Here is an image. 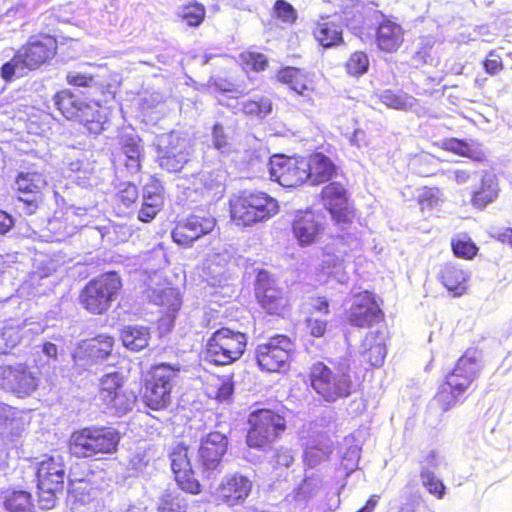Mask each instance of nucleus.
Segmentation results:
<instances>
[{
	"label": "nucleus",
	"mask_w": 512,
	"mask_h": 512,
	"mask_svg": "<svg viewBox=\"0 0 512 512\" xmlns=\"http://www.w3.org/2000/svg\"><path fill=\"white\" fill-rule=\"evenodd\" d=\"M278 211L277 200L264 192L242 191L229 200L231 222L241 228L266 221Z\"/></svg>",
	"instance_id": "1"
},
{
	"label": "nucleus",
	"mask_w": 512,
	"mask_h": 512,
	"mask_svg": "<svg viewBox=\"0 0 512 512\" xmlns=\"http://www.w3.org/2000/svg\"><path fill=\"white\" fill-rule=\"evenodd\" d=\"M100 489L88 479H71L68 501L74 512H99L103 508Z\"/></svg>",
	"instance_id": "18"
},
{
	"label": "nucleus",
	"mask_w": 512,
	"mask_h": 512,
	"mask_svg": "<svg viewBox=\"0 0 512 512\" xmlns=\"http://www.w3.org/2000/svg\"><path fill=\"white\" fill-rule=\"evenodd\" d=\"M14 224V220L11 215L5 211L0 210V234L7 233Z\"/></svg>",
	"instance_id": "60"
},
{
	"label": "nucleus",
	"mask_w": 512,
	"mask_h": 512,
	"mask_svg": "<svg viewBox=\"0 0 512 512\" xmlns=\"http://www.w3.org/2000/svg\"><path fill=\"white\" fill-rule=\"evenodd\" d=\"M164 205V186L156 177H151L144 186L142 204L138 210V219L143 223L151 222Z\"/></svg>",
	"instance_id": "23"
},
{
	"label": "nucleus",
	"mask_w": 512,
	"mask_h": 512,
	"mask_svg": "<svg viewBox=\"0 0 512 512\" xmlns=\"http://www.w3.org/2000/svg\"><path fill=\"white\" fill-rule=\"evenodd\" d=\"M361 347L360 362L366 368H378L384 364L387 348L386 336L382 331L367 333Z\"/></svg>",
	"instance_id": "24"
},
{
	"label": "nucleus",
	"mask_w": 512,
	"mask_h": 512,
	"mask_svg": "<svg viewBox=\"0 0 512 512\" xmlns=\"http://www.w3.org/2000/svg\"><path fill=\"white\" fill-rule=\"evenodd\" d=\"M55 105L68 119H75L85 102L78 99L68 90L57 93L54 97Z\"/></svg>",
	"instance_id": "38"
},
{
	"label": "nucleus",
	"mask_w": 512,
	"mask_h": 512,
	"mask_svg": "<svg viewBox=\"0 0 512 512\" xmlns=\"http://www.w3.org/2000/svg\"><path fill=\"white\" fill-rule=\"evenodd\" d=\"M447 149L458 154L462 157L472 158L473 160H479L473 153V150L464 142L459 140H452L449 142Z\"/></svg>",
	"instance_id": "55"
},
{
	"label": "nucleus",
	"mask_w": 512,
	"mask_h": 512,
	"mask_svg": "<svg viewBox=\"0 0 512 512\" xmlns=\"http://www.w3.org/2000/svg\"><path fill=\"white\" fill-rule=\"evenodd\" d=\"M278 79L280 82L290 86L297 94L302 95L307 89L305 78L299 69L294 67H286L279 71Z\"/></svg>",
	"instance_id": "42"
},
{
	"label": "nucleus",
	"mask_w": 512,
	"mask_h": 512,
	"mask_svg": "<svg viewBox=\"0 0 512 512\" xmlns=\"http://www.w3.org/2000/svg\"><path fill=\"white\" fill-rule=\"evenodd\" d=\"M308 162H268L270 179L283 187H297L307 181Z\"/></svg>",
	"instance_id": "21"
},
{
	"label": "nucleus",
	"mask_w": 512,
	"mask_h": 512,
	"mask_svg": "<svg viewBox=\"0 0 512 512\" xmlns=\"http://www.w3.org/2000/svg\"><path fill=\"white\" fill-rule=\"evenodd\" d=\"M179 371L169 364L153 365L142 377L140 398L153 411L167 409L172 401L173 382Z\"/></svg>",
	"instance_id": "4"
},
{
	"label": "nucleus",
	"mask_w": 512,
	"mask_h": 512,
	"mask_svg": "<svg viewBox=\"0 0 512 512\" xmlns=\"http://www.w3.org/2000/svg\"><path fill=\"white\" fill-rule=\"evenodd\" d=\"M151 330L143 325H125L120 330V340L123 346L131 352H139L148 347Z\"/></svg>",
	"instance_id": "27"
},
{
	"label": "nucleus",
	"mask_w": 512,
	"mask_h": 512,
	"mask_svg": "<svg viewBox=\"0 0 512 512\" xmlns=\"http://www.w3.org/2000/svg\"><path fill=\"white\" fill-rule=\"evenodd\" d=\"M309 384L325 402L334 403L351 395L353 382L348 367H329L322 361L312 364L308 373Z\"/></svg>",
	"instance_id": "3"
},
{
	"label": "nucleus",
	"mask_w": 512,
	"mask_h": 512,
	"mask_svg": "<svg viewBox=\"0 0 512 512\" xmlns=\"http://www.w3.org/2000/svg\"><path fill=\"white\" fill-rule=\"evenodd\" d=\"M216 219L209 214H191L176 221L171 231L173 241L179 246L191 247L192 244L216 227Z\"/></svg>",
	"instance_id": "16"
},
{
	"label": "nucleus",
	"mask_w": 512,
	"mask_h": 512,
	"mask_svg": "<svg viewBox=\"0 0 512 512\" xmlns=\"http://www.w3.org/2000/svg\"><path fill=\"white\" fill-rule=\"evenodd\" d=\"M481 365L474 351L467 350L455 363L444 381L456 391L466 394L473 382L479 377Z\"/></svg>",
	"instance_id": "19"
},
{
	"label": "nucleus",
	"mask_w": 512,
	"mask_h": 512,
	"mask_svg": "<svg viewBox=\"0 0 512 512\" xmlns=\"http://www.w3.org/2000/svg\"><path fill=\"white\" fill-rule=\"evenodd\" d=\"M344 258H328L323 262V267L329 271V273L333 272V268L339 267L341 269L344 268Z\"/></svg>",
	"instance_id": "64"
},
{
	"label": "nucleus",
	"mask_w": 512,
	"mask_h": 512,
	"mask_svg": "<svg viewBox=\"0 0 512 512\" xmlns=\"http://www.w3.org/2000/svg\"><path fill=\"white\" fill-rule=\"evenodd\" d=\"M293 461L291 449L283 446L275 449L269 459V463L274 469L289 467Z\"/></svg>",
	"instance_id": "50"
},
{
	"label": "nucleus",
	"mask_w": 512,
	"mask_h": 512,
	"mask_svg": "<svg viewBox=\"0 0 512 512\" xmlns=\"http://www.w3.org/2000/svg\"><path fill=\"white\" fill-rule=\"evenodd\" d=\"M25 68L22 66L21 61H16V55L10 62H7L2 66L1 74L2 77L6 80L10 79L17 71L21 72Z\"/></svg>",
	"instance_id": "57"
},
{
	"label": "nucleus",
	"mask_w": 512,
	"mask_h": 512,
	"mask_svg": "<svg viewBox=\"0 0 512 512\" xmlns=\"http://www.w3.org/2000/svg\"><path fill=\"white\" fill-rule=\"evenodd\" d=\"M311 305L312 309L318 313L327 315L330 312L329 301L325 297L318 296L312 298Z\"/></svg>",
	"instance_id": "59"
},
{
	"label": "nucleus",
	"mask_w": 512,
	"mask_h": 512,
	"mask_svg": "<svg viewBox=\"0 0 512 512\" xmlns=\"http://www.w3.org/2000/svg\"><path fill=\"white\" fill-rule=\"evenodd\" d=\"M189 446L185 442L175 443L169 452V459L177 485L192 495L201 493V484L195 477L188 456Z\"/></svg>",
	"instance_id": "17"
},
{
	"label": "nucleus",
	"mask_w": 512,
	"mask_h": 512,
	"mask_svg": "<svg viewBox=\"0 0 512 512\" xmlns=\"http://www.w3.org/2000/svg\"><path fill=\"white\" fill-rule=\"evenodd\" d=\"M56 48V41L51 36L32 38L24 47L18 50L16 61H21L25 68L36 69L55 55Z\"/></svg>",
	"instance_id": "20"
},
{
	"label": "nucleus",
	"mask_w": 512,
	"mask_h": 512,
	"mask_svg": "<svg viewBox=\"0 0 512 512\" xmlns=\"http://www.w3.org/2000/svg\"><path fill=\"white\" fill-rule=\"evenodd\" d=\"M204 390L209 398L224 402L233 395L234 383L230 376L211 374L206 378Z\"/></svg>",
	"instance_id": "30"
},
{
	"label": "nucleus",
	"mask_w": 512,
	"mask_h": 512,
	"mask_svg": "<svg viewBox=\"0 0 512 512\" xmlns=\"http://www.w3.org/2000/svg\"><path fill=\"white\" fill-rule=\"evenodd\" d=\"M330 451L318 447L317 445L309 446L305 452L306 458L311 465H317L324 459L329 457Z\"/></svg>",
	"instance_id": "54"
},
{
	"label": "nucleus",
	"mask_w": 512,
	"mask_h": 512,
	"mask_svg": "<svg viewBox=\"0 0 512 512\" xmlns=\"http://www.w3.org/2000/svg\"><path fill=\"white\" fill-rule=\"evenodd\" d=\"M498 195L497 181L495 177H484L479 188L473 193L471 203L481 209L496 199Z\"/></svg>",
	"instance_id": "36"
},
{
	"label": "nucleus",
	"mask_w": 512,
	"mask_h": 512,
	"mask_svg": "<svg viewBox=\"0 0 512 512\" xmlns=\"http://www.w3.org/2000/svg\"><path fill=\"white\" fill-rule=\"evenodd\" d=\"M369 67V60L364 52L353 53L346 62V69L349 74L358 76L364 74Z\"/></svg>",
	"instance_id": "47"
},
{
	"label": "nucleus",
	"mask_w": 512,
	"mask_h": 512,
	"mask_svg": "<svg viewBox=\"0 0 512 512\" xmlns=\"http://www.w3.org/2000/svg\"><path fill=\"white\" fill-rule=\"evenodd\" d=\"M123 284L117 272L102 273L89 280L79 292L78 302L93 315L106 313L117 300Z\"/></svg>",
	"instance_id": "5"
},
{
	"label": "nucleus",
	"mask_w": 512,
	"mask_h": 512,
	"mask_svg": "<svg viewBox=\"0 0 512 512\" xmlns=\"http://www.w3.org/2000/svg\"><path fill=\"white\" fill-rule=\"evenodd\" d=\"M420 479L425 489L435 496L437 499H442L445 495L446 486L443 481L427 468H422L420 471Z\"/></svg>",
	"instance_id": "44"
},
{
	"label": "nucleus",
	"mask_w": 512,
	"mask_h": 512,
	"mask_svg": "<svg viewBox=\"0 0 512 512\" xmlns=\"http://www.w3.org/2000/svg\"><path fill=\"white\" fill-rule=\"evenodd\" d=\"M275 11L277 16L285 22H292L296 19L294 8L284 0L276 1Z\"/></svg>",
	"instance_id": "53"
},
{
	"label": "nucleus",
	"mask_w": 512,
	"mask_h": 512,
	"mask_svg": "<svg viewBox=\"0 0 512 512\" xmlns=\"http://www.w3.org/2000/svg\"><path fill=\"white\" fill-rule=\"evenodd\" d=\"M308 169H305L307 180L312 185H319L330 181L338 175V169L334 162H308Z\"/></svg>",
	"instance_id": "34"
},
{
	"label": "nucleus",
	"mask_w": 512,
	"mask_h": 512,
	"mask_svg": "<svg viewBox=\"0 0 512 512\" xmlns=\"http://www.w3.org/2000/svg\"><path fill=\"white\" fill-rule=\"evenodd\" d=\"M384 319L385 314L373 292L364 290L351 296L349 307L345 310V320L349 325L369 329Z\"/></svg>",
	"instance_id": "11"
},
{
	"label": "nucleus",
	"mask_w": 512,
	"mask_h": 512,
	"mask_svg": "<svg viewBox=\"0 0 512 512\" xmlns=\"http://www.w3.org/2000/svg\"><path fill=\"white\" fill-rule=\"evenodd\" d=\"M437 277L454 297H460L466 293L469 275L459 265L452 262L443 264Z\"/></svg>",
	"instance_id": "26"
},
{
	"label": "nucleus",
	"mask_w": 512,
	"mask_h": 512,
	"mask_svg": "<svg viewBox=\"0 0 512 512\" xmlns=\"http://www.w3.org/2000/svg\"><path fill=\"white\" fill-rule=\"evenodd\" d=\"M66 79L69 84L79 87H87L93 81V77L76 72H69Z\"/></svg>",
	"instance_id": "58"
},
{
	"label": "nucleus",
	"mask_w": 512,
	"mask_h": 512,
	"mask_svg": "<svg viewBox=\"0 0 512 512\" xmlns=\"http://www.w3.org/2000/svg\"><path fill=\"white\" fill-rule=\"evenodd\" d=\"M179 17L189 26H199L205 17V8L199 3L184 5L179 8Z\"/></svg>",
	"instance_id": "45"
},
{
	"label": "nucleus",
	"mask_w": 512,
	"mask_h": 512,
	"mask_svg": "<svg viewBox=\"0 0 512 512\" xmlns=\"http://www.w3.org/2000/svg\"><path fill=\"white\" fill-rule=\"evenodd\" d=\"M295 350L293 340L284 334H277L258 344L255 358L259 368L269 373L286 371Z\"/></svg>",
	"instance_id": "9"
},
{
	"label": "nucleus",
	"mask_w": 512,
	"mask_h": 512,
	"mask_svg": "<svg viewBox=\"0 0 512 512\" xmlns=\"http://www.w3.org/2000/svg\"><path fill=\"white\" fill-rule=\"evenodd\" d=\"M188 503L184 497L178 493L164 494L158 506L159 512H187Z\"/></svg>",
	"instance_id": "46"
},
{
	"label": "nucleus",
	"mask_w": 512,
	"mask_h": 512,
	"mask_svg": "<svg viewBox=\"0 0 512 512\" xmlns=\"http://www.w3.org/2000/svg\"><path fill=\"white\" fill-rule=\"evenodd\" d=\"M140 199L138 187L131 182L120 183L113 201L119 214H129L135 210Z\"/></svg>",
	"instance_id": "31"
},
{
	"label": "nucleus",
	"mask_w": 512,
	"mask_h": 512,
	"mask_svg": "<svg viewBox=\"0 0 512 512\" xmlns=\"http://www.w3.org/2000/svg\"><path fill=\"white\" fill-rule=\"evenodd\" d=\"M272 111V103L268 98H261L259 101L250 100L243 104V112L248 115L265 117Z\"/></svg>",
	"instance_id": "48"
},
{
	"label": "nucleus",
	"mask_w": 512,
	"mask_h": 512,
	"mask_svg": "<svg viewBox=\"0 0 512 512\" xmlns=\"http://www.w3.org/2000/svg\"><path fill=\"white\" fill-rule=\"evenodd\" d=\"M439 189L425 187L418 196V203L423 207H433L440 200Z\"/></svg>",
	"instance_id": "51"
},
{
	"label": "nucleus",
	"mask_w": 512,
	"mask_h": 512,
	"mask_svg": "<svg viewBox=\"0 0 512 512\" xmlns=\"http://www.w3.org/2000/svg\"><path fill=\"white\" fill-rule=\"evenodd\" d=\"M18 200L24 204L26 213H28V214H33L39 205V199H38L37 195H35L32 199H25L23 197H18Z\"/></svg>",
	"instance_id": "61"
},
{
	"label": "nucleus",
	"mask_w": 512,
	"mask_h": 512,
	"mask_svg": "<svg viewBox=\"0 0 512 512\" xmlns=\"http://www.w3.org/2000/svg\"><path fill=\"white\" fill-rule=\"evenodd\" d=\"M247 335L228 327L214 331L207 340L205 354L217 366L230 365L239 360L247 347Z\"/></svg>",
	"instance_id": "7"
},
{
	"label": "nucleus",
	"mask_w": 512,
	"mask_h": 512,
	"mask_svg": "<svg viewBox=\"0 0 512 512\" xmlns=\"http://www.w3.org/2000/svg\"><path fill=\"white\" fill-rule=\"evenodd\" d=\"M228 444L227 436L219 431H211L202 438L196 455V465L204 477L210 478L215 472L221 471Z\"/></svg>",
	"instance_id": "12"
},
{
	"label": "nucleus",
	"mask_w": 512,
	"mask_h": 512,
	"mask_svg": "<svg viewBox=\"0 0 512 512\" xmlns=\"http://www.w3.org/2000/svg\"><path fill=\"white\" fill-rule=\"evenodd\" d=\"M464 393L456 391L444 380L439 384L433 396L434 405L442 412H447L464 399Z\"/></svg>",
	"instance_id": "32"
},
{
	"label": "nucleus",
	"mask_w": 512,
	"mask_h": 512,
	"mask_svg": "<svg viewBox=\"0 0 512 512\" xmlns=\"http://www.w3.org/2000/svg\"><path fill=\"white\" fill-rule=\"evenodd\" d=\"M3 504L8 512H35L32 495L25 490L10 492L5 496Z\"/></svg>",
	"instance_id": "37"
},
{
	"label": "nucleus",
	"mask_w": 512,
	"mask_h": 512,
	"mask_svg": "<svg viewBox=\"0 0 512 512\" xmlns=\"http://www.w3.org/2000/svg\"><path fill=\"white\" fill-rule=\"evenodd\" d=\"M120 433L111 427L87 426L74 430L68 442L72 456L79 459L95 458L117 452Z\"/></svg>",
	"instance_id": "2"
},
{
	"label": "nucleus",
	"mask_w": 512,
	"mask_h": 512,
	"mask_svg": "<svg viewBox=\"0 0 512 512\" xmlns=\"http://www.w3.org/2000/svg\"><path fill=\"white\" fill-rule=\"evenodd\" d=\"M496 239L502 244L509 245L512 248V228L506 227L500 230Z\"/></svg>",
	"instance_id": "63"
},
{
	"label": "nucleus",
	"mask_w": 512,
	"mask_h": 512,
	"mask_svg": "<svg viewBox=\"0 0 512 512\" xmlns=\"http://www.w3.org/2000/svg\"><path fill=\"white\" fill-rule=\"evenodd\" d=\"M328 322L326 320L307 318L306 327L309 334L313 337H323L327 331Z\"/></svg>",
	"instance_id": "52"
},
{
	"label": "nucleus",
	"mask_w": 512,
	"mask_h": 512,
	"mask_svg": "<svg viewBox=\"0 0 512 512\" xmlns=\"http://www.w3.org/2000/svg\"><path fill=\"white\" fill-rule=\"evenodd\" d=\"M213 138H214V143H215L216 148L220 149L225 145V137H224V131H223L222 126H220L218 124L214 126Z\"/></svg>",
	"instance_id": "62"
},
{
	"label": "nucleus",
	"mask_w": 512,
	"mask_h": 512,
	"mask_svg": "<svg viewBox=\"0 0 512 512\" xmlns=\"http://www.w3.org/2000/svg\"><path fill=\"white\" fill-rule=\"evenodd\" d=\"M15 182L19 192L34 195H39L47 185L45 175L38 171H22L17 175Z\"/></svg>",
	"instance_id": "33"
},
{
	"label": "nucleus",
	"mask_w": 512,
	"mask_h": 512,
	"mask_svg": "<svg viewBox=\"0 0 512 512\" xmlns=\"http://www.w3.org/2000/svg\"><path fill=\"white\" fill-rule=\"evenodd\" d=\"M252 490L253 481L249 477L235 472L222 478L212 496L216 505L233 508L244 505Z\"/></svg>",
	"instance_id": "14"
},
{
	"label": "nucleus",
	"mask_w": 512,
	"mask_h": 512,
	"mask_svg": "<svg viewBox=\"0 0 512 512\" xmlns=\"http://www.w3.org/2000/svg\"><path fill=\"white\" fill-rule=\"evenodd\" d=\"M39 502L44 509L54 507L57 494L64 490L65 468L61 457L46 456L38 463Z\"/></svg>",
	"instance_id": "10"
},
{
	"label": "nucleus",
	"mask_w": 512,
	"mask_h": 512,
	"mask_svg": "<svg viewBox=\"0 0 512 512\" xmlns=\"http://www.w3.org/2000/svg\"><path fill=\"white\" fill-rule=\"evenodd\" d=\"M125 380L119 372H110L99 380L97 400L106 408L125 413L131 408V397L126 391Z\"/></svg>",
	"instance_id": "15"
},
{
	"label": "nucleus",
	"mask_w": 512,
	"mask_h": 512,
	"mask_svg": "<svg viewBox=\"0 0 512 512\" xmlns=\"http://www.w3.org/2000/svg\"><path fill=\"white\" fill-rule=\"evenodd\" d=\"M313 33L316 40L325 48L337 45L342 41L341 27L331 21L317 23Z\"/></svg>",
	"instance_id": "35"
},
{
	"label": "nucleus",
	"mask_w": 512,
	"mask_h": 512,
	"mask_svg": "<svg viewBox=\"0 0 512 512\" xmlns=\"http://www.w3.org/2000/svg\"><path fill=\"white\" fill-rule=\"evenodd\" d=\"M320 201L335 224L347 227L355 218V209L349 201L347 189L339 182H330L320 192Z\"/></svg>",
	"instance_id": "13"
},
{
	"label": "nucleus",
	"mask_w": 512,
	"mask_h": 512,
	"mask_svg": "<svg viewBox=\"0 0 512 512\" xmlns=\"http://www.w3.org/2000/svg\"><path fill=\"white\" fill-rule=\"evenodd\" d=\"M320 215L306 210L296 214L292 222V231L300 245H310L317 239L322 230Z\"/></svg>",
	"instance_id": "25"
},
{
	"label": "nucleus",
	"mask_w": 512,
	"mask_h": 512,
	"mask_svg": "<svg viewBox=\"0 0 512 512\" xmlns=\"http://www.w3.org/2000/svg\"><path fill=\"white\" fill-rule=\"evenodd\" d=\"M451 249L457 258L464 260L474 259L479 252L478 246L467 234L453 237L451 239Z\"/></svg>",
	"instance_id": "40"
},
{
	"label": "nucleus",
	"mask_w": 512,
	"mask_h": 512,
	"mask_svg": "<svg viewBox=\"0 0 512 512\" xmlns=\"http://www.w3.org/2000/svg\"><path fill=\"white\" fill-rule=\"evenodd\" d=\"M403 43V30L392 21H384L377 30L378 47L385 52H395Z\"/></svg>",
	"instance_id": "29"
},
{
	"label": "nucleus",
	"mask_w": 512,
	"mask_h": 512,
	"mask_svg": "<svg viewBox=\"0 0 512 512\" xmlns=\"http://www.w3.org/2000/svg\"><path fill=\"white\" fill-rule=\"evenodd\" d=\"M75 119L83 123L90 133L99 134L103 130V122L98 109L87 103L82 105L79 115Z\"/></svg>",
	"instance_id": "41"
},
{
	"label": "nucleus",
	"mask_w": 512,
	"mask_h": 512,
	"mask_svg": "<svg viewBox=\"0 0 512 512\" xmlns=\"http://www.w3.org/2000/svg\"><path fill=\"white\" fill-rule=\"evenodd\" d=\"M484 68L487 73L494 75L503 69V64L499 56L490 52L489 58L484 62Z\"/></svg>",
	"instance_id": "56"
},
{
	"label": "nucleus",
	"mask_w": 512,
	"mask_h": 512,
	"mask_svg": "<svg viewBox=\"0 0 512 512\" xmlns=\"http://www.w3.org/2000/svg\"><path fill=\"white\" fill-rule=\"evenodd\" d=\"M380 100L390 108L401 110L411 109L416 104V99L414 97L407 94H395L389 90L380 95Z\"/></svg>",
	"instance_id": "43"
},
{
	"label": "nucleus",
	"mask_w": 512,
	"mask_h": 512,
	"mask_svg": "<svg viewBox=\"0 0 512 512\" xmlns=\"http://www.w3.org/2000/svg\"><path fill=\"white\" fill-rule=\"evenodd\" d=\"M254 295L261 309L268 315L284 317L291 309L286 292L279 286L274 275L265 269L256 273Z\"/></svg>",
	"instance_id": "8"
},
{
	"label": "nucleus",
	"mask_w": 512,
	"mask_h": 512,
	"mask_svg": "<svg viewBox=\"0 0 512 512\" xmlns=\"http://www.w3.org/2000/svg\"><path fill=\"white\" fill-rule=\"evenodd\" d=\"M121 143L128 160H139L141 156V146L137 136L125 134L121 138Z\"/></svg>",
	"instance_id": "49"
},
{
	"label": "nucleus",
	"mask_w": 512,
	"mask_h": 512,
	"mask_svg": "<svg viewBox=\"0 0 512 512\" xmlns=\"http://www.w3.org/2000/svg\"><path fill=\"white\" fill-rule=\"evenodd\" d=\"M246 444L258 451H269L285 432L286 420L283 415L269 408L252 411L248 416Z\"/></svg>",
	"instance_id": "6"
},
{
	"label": "nucleus",
	"mask_w": 512,
	"mask_h": 512,
	"mask_svg": "<svg viewBox=\"0 0 512 512\" xmlns=\"http://www.w3.org/2000/svg\"><path fill=\"white\" fill-rule=\"evenodd\" d=\"M193 191L208 200L215 199L222 192V183L209 174H198L193 182Z\"/></svg>",
	"instance_id": "39"
},
{
	"label": "nucleus",
	"mask_w": 512,
	"mask_h": 512,
	"mask_svg": "<svg viewBox=\"0 0 512 512\" xmlns=\"http://www.w3.org/2000/svg\"><path fill=\"white\" fill-rule=\"evenodd\" d=\"M4 385L18 397H25L36 390L38 380L25 366H8L2 371Z\"/></svg>",
	"instance_id": "22"
},
{
	"label": "nucleus",
	"mask_w": 512,
	"mask_h": 512,
	"mask_svg": "<svg viewBox=\"0 0 512 512\" xmlns=\"http://www.w3.org/2000/svg\"><path fill=\"white\" fill-rule=\"evenodd\" d=\"M114 347V338L109 335H97L84 344V357L89 364L106 360L111 356Z\"/></svg>",
	"instance_id": "28"
}]
</instances>
